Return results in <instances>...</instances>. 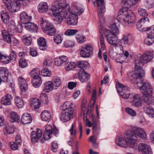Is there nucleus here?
<instances>
[{
    "mask_svg": "<svg viewBox=\"0 0 154 154\" xmlns=\"http://www.w3.org/2000/svg\"><path fill=\"white\" fill-rule=\"evenodd\" d=\"M53 62V60L51 59H46L43 63V66L45 68L48 67L52 65Z\"/></svg>",
    "mask_w": 154,
    "mask_h": 154,
    "instance_id": "69168bd1",
    "label": "nucleus"
},
{
    "mask_svg": "<svg viewBox=\"0 0 154 154\" xmlns=\"http://www.w3.org/2000/svg\"><path fill=\"white\" fill-rule=\"evenodd\" d=\"M30 103L31 106L35 109H37L39 108L40 106V101L37 98L32 99L30 100Z\"/></svg>",
    "mask_w": 154,
    "mask_h": 154,
    "instance_id": "4c0bfd02",
    "label": "nucleus"
},
{
    "mask_svg": "<svg viewBox=\"0 0 154 154\" xmlns=\"http://www.w3.org/2000/svg\"><path fill=\"white\" fill-rule=\"evenodd\" d=\"M131 140V138L127 131L125 133L124 137L121 135L117 136L115 142L117 145L123 148H127L128 146L131 148H133L135 145L132 143Z\"/></svg>",
    "mask_w": 154,
    "mask_h": 154,
    "instance_id": "39448f33",
    "label": "nucleus"
},
{
    "mask_svg": "<svg viewBox=\"0 0 154 154\" xmlns=\"http://www.w3.org/2000/svg\"><path fill=\"white\" fill-rule=\"evenodd\" d=\"M66 9H63L60 11V13H55L53 15L57 19V23L60 24L64 18L66 19Z\"/></svg>",
    "mask_w": 154,
    "mask_h": 154,
    "instance_id": "412c9836",
    "label": "nucleus"
},
{
    "mask_svg": "<svg viewBox=\"0 0 154 154\" xmlns=\"http://www.w3.org/2000/svg\"><path fill=\"white\" fill-rule=\"evenodd\" d=\"M153 58V56L150 53L145 54L142 56H137L135 58L134 63V71L128 72L127 75L131 80L136 79L143 77L145 72L142 69L145 63H147Z\"/></svg>",
    "mask_w": 154,
    "mask_h": 154,
    "instance_id": "f257e3e1",
    "label": "nucleus"
},
{
    "mask_svg": "<svg viewBox=\"0 0 154 154\" xmlns=\"http://www.w3.org/2000/svg\"><path fill=\"white\" fill-rule=\"evenodd\" d=\"M116 88L119 95L125 99L128 98L130 95V88L118 82L116 83Z\"/></svg>",
    "mask_w": 154,
    "mask_h": 154,
    "instance_id": "1a4fd4ad",
    "label": "nucleus"
},
{
    "mask_svg": "<svg viewBox=\"0 0 154 154\" xmlns=\"http://www.w3.org/2000/svg\"><path fill=\"white\" fill-rule=\"evenodd\" d=\"M87 106L85 104H83L82 106V111L83 112V119L85 121L88 120L87 118V115L86 113L87 111Z\"/></svg>",
    "mask_w": 154,
    "mask_h": 154,
    "instance_id": "5fc2aeb1",
    "label": "nucleus"
},
{
    "mask_svg": "<svg viewBox=\"0 0 154 154\" xmlns=\"http://www.w3.org/2000/svg\"><path fill=\"white\" fill-rule=\"evenodd\" d=\"M52 133L54 134L56 136H57L59 134L58 130L54 126H52L51 125L48 124L46 125L45 127L43 137L40 140L41 142L44 143L45 141L49 139Z\"/></svg>",
    "mask_w": 154,
    "mask_h": 154,
    "instance_id": "0eeeda50",
    "label": "nucleus"
},
{
    "mask_svg": "<svg viewBox=\"0 0 154 154\" xmlns=\"http://www.w3.org/2000/svg\"><path fill=\"white\" fill-rule=\"evenodd\" d=\"M41 20L40 25L42 30H43L45 28L48 26V24L50 25L51 23L47 22L46 20L43 18H41Z\"/></svg>",
    "mask_w": 154,
    "mask_h": 154,
    "instance_id": "bf43d9fd",
    "label": "nucleus"
},
{
    "mask_svg": "<svg viewBox=\"0 0 154 154\" xmlns=\"http://www.w3.org/2000/svg\"><path fill=\"white\" fill-rule=\"evenodd\" d=\"M76 42L79 44H83L86 41V38L85 36L82 34H78L75 37Z\"/></svg>",
    "mask_w": 154,
    "mask_h": 154,
    "instance_id": "c03bdc74",
    "label": "nucleus"
},
{
    "mask_svg": "<svg viewBox=\"0 0 154 154\" xmlns=\"http://www.w3.org/2000/svg\"><path fill=\"white\" fill-rule=\"evenodd\" d=\"M51 81L54 87V89H58L62 83L60 78L58 76L54 77Z\"/></svg>",
    "mask_w": 154,
    "mask_h": 154,
    "instance_id": "c9c22d12",
    "label": "nucleus"
},
{
    "mask_svg": "<svg viewBox=\"0 0 154 154\" xmlns=\"http://www.w3.org/2000/svg\"><path fill=\"white\" fill-rule=\"evenodd\" d=\"M1 17L3 22L5 24H8L9 22V16L8 13L3 11L1 12Z\"/></svg>",
    "mask_w": 154,
    "mask_h": 154,
    "instance_id": "37998d69",
    "label": "nucleus"
},
{
    "mask_svg": "<svg viewBox=\"0 0 154 154\" xmlns=\"http://www.w3.org/2000/svg\"><path fill=\"white\" fill-rule=\"evenodd\" d=\"M126 111L132 116H135L137 114L135 111L131 108L127 107L125 109Z\"/></svg>",
    "mask_w": 154,
    "mask_h": 154,
    "instance_id": "338daca9",
    "label": "nucleus"
},
{
    "mask_svg": "<svg viewBox=\"0 0 154 154\" xmlns=\"http://www.w3.org/2000/svg\"><path fill=\"white\" fill-rule=\"evenodd\" d=\"M32 121L31 117L28 113L23 114L21 118V122L23 124L30 123Z\"/></svg>",
    "mask_w": 154,
    "mask_h": 154,
    "instance_id": "e433bc0d",
    "label": "nucleus"
},
{
    "mask_svg": "<svg viewBox=\"0 0 154 154\" xmlns=\"http://www.w3.org/2000/svg\"><path fill=\"white\" fill-rule=\"evenodd\" d=\"M131 138L132 143L135 145L138 137L143 139H146L147 136L145 131L141 128L135 127L131 130L128 131Z\"/></svg>",
    "mask_w": 154,
    "mask_h": 154,
    "instance_id": "423d86ee",
    "label": "nucleus"
},
{
    "mask_svg": "<svg viewBox=\"0 0 154 154\" xmlns=\"http://www.w3.org/2000/svg\"><path fill=\"white\" fill-rule=\"evenodd\" d=\"M139 14L141 16L146 17L148 15V13L146 9L143 8H140L138 9Z\"/></svg>",
    "mask_w": 154,
    "mask_h": 154,
    "instance_id": "0e129e2a",
    "label": "nucleus"
},
{
    "mask_svg": "<svg viewBox=\"0 0 154 154\" xmlns=\"http://www.w3.org/2000/svg\"><path fill=\"white\" fill-rule=\"evenodd\" d=\"M42 75L44 76L51 77V72L47 68H45L41 72Z\"/></svg>",
    "mask_w": 154,
    "mask_h": 154,
    "instance_id": "052dcab7",
    "label": "nucleus"
},
{
    "mask_svg": "<svg viewBox=\"0 0 154 154\" xmlns=\"http://www.w3.org/2000/svg\"><path fill=\"white\" fill-rule=\"evenodd\" d=\"M48 26L45 28L44 30H43L44 32L46 34L50 35H54L56 33V30L53 25L51 23L50 25L48 24Z\"/></svg>",
    "mask_w": 154,
    "mask_h": 154,
    "instance_id": "cd10ccee",
    "label": "nucleus"
},
{
    "mask_svg": "<svg viewBox=\"0 0 154 154\" xmlns=\"http://www.w3.org/2000/svg\"><path fill=\"white\" fill-rule=\"evenodd\" d=\"M139 0H122V3L125 5L131 7L135 5Z\"/></svg>",
    "mask_w": 154,
    "mask_h": 154,
    "instance_id": "a18cd8bd",
    "label": "nucleus"
},
{
    "mask_svg": "<svg viewBox=\"0 0 154 154\" xmlns=\"http://www.w3.org/2000/svg\"><path fill=\"white\" fill-rule=\"evenodd\" d=\"M143 99L144 102L147 104L150 105L154 104V97L151 94L143 95Z\"/></svg>",
    "mask_w": 154,
    "mask_h": 154,
    "instance_id": "7c9ffc66",
    "label": "nucleus"
},
{
    "mask_svg": "<svg viewBox=\"0 0 154 154\" xmlns=\"http://www.w3.org/2000/svg\"><path fill=\"white\" fill-rule=\"evenodd\" d=\"M20 22L24 24L31 20L32 17L25 12L23 11L20 15Z\"/></svg>",
    "mask_w": 154,
    "mask_h": 154,
    "instance_id": "393cba45",
    "label": "nucleus"
},
{
    "mask_svg": "<svg viewBox=\"0 0 154 154\" xmlns=\"http://www.w3.org/2000/svg\"><path fill=\"white\" fill-rule=\"evenodd\" d=\"M11 34V33L8 32L6 30L2 31V36L4 41L9 44L11 43V36L14 35Z\"/></svg>",
    "mask_w": 154,
    "mask_h": 154,
    "instance_id": "c756f323",
    "label": "nucleus"
},
{
    "mask_svg": "<svg viewBox=\"0 0 154 154\" xmlns=\"http://www.w3.org/2000/svg\"><path fill=\"white\" fill-rule=\"evenodd\" d=\"M109 29L102 28L100 31H103L108 43L112 45L116 46L117 44L118 37L117 35L120 33L119 29L115 23H112L108 26Z\"/></svg>",
    "mask_w": 154,
    "mask_h": 154,
    "instance_id": "f03ea898",
    "label": "nucleus"
},
{
    "mask_svg": "<svg viewBox=\"0 0 154 154\" xmlns=\"http://www.w3.org/2000/svg\"><path fill=\"white\" fill-rule=\"evenodd\" d=\"M10 117L12 119L11 122H18L20 117L15 112H11L10 115Z\"/></svg>",
    "mask_w": 154,
    "mask_h": 154,
    "instance_id": "09e8293b",
    "label": "nucleus"
},
{
    "mask_svg": "<svg viewBox=\"0 0 154 154\" xmlns=\"http://www.w3.org/2000/svg\"><path fill=\"white\" fill-rule=\"evenodd\" d=\"M26 0H14L7 8L8 10L11 12H14L19 11L22 5H26Z\"/></svg>",
    "mask_w": 154,
    "mask_h": 154,
    "instance_id": "9d476101",
    "label": "nucleus"
},
{
    "mask_svg": "<svg viewBox=\"0 0 154 154\" xmlns=\"http://www.w3.org/2000/svg\"><path fill=\"white\" fill-rule=\"evenodd\" d=\"M147 37L144 40V43L150 45L154 43V25L149 27L146 31Z\"/></svg>",
    "mask_w": 154,
    "mask_h": 154,
    "instance_id": "4468645a",
    "label": "nucleus"
},
{
    "mask_svg": "<svg viewBox=\"0 0 154 154\" xmlns=\"http://www.w3.org/2000/svg\"><path fill=\"white\" fill-rule=\"evenodd\" d=\"M66 2L65 0H62L54 2L52 5L51 10L54 15V13H60L63 9H66Z\"/></svg>",
    "mask_w": 154,
    "mask_h": 154,
    "instance_id": "f8f14e48",
    "label": "nucleus"
},
{
    "mask_svg": "<svg viewBox=\"0 0 154 154\" xmlns=\"http://www.w3.org/2000/svg\"><path fill=\"white\" fill-rule=\"evenodd\" d=\"M18 83L20 85L21 94L23 96H26V91L28 89L27 84L26 80L23 77H19L18 78Z\"/></svg>",
    "mask_w": 154,
    "mask_h": 154,
    "instance_id": "f3484780",
    "label": "nucleus"
},
{
    "mask_svg": "<svg viewBox=\"0 0 154 154\" xmlns=\"http://www.w3.org/2000/svg\"><path fill=\"white\" fill-rule=\"evenodd\" d=\"M149 23V20L147 17H143L140 19L137 22L136 27L137 29L140 31H147V26Z\"/></svg>",
    "mask_w": 154,
    "mask_h": 154,
    "instance_id": "ddd939ff",
    "label": "nucleus"
},
{
    "mask_svg": "<svg viewBox=\"0 0 154 154\" xmlns=\"http://www.w3.org/2000/svg\"><path fill=\"white\" fill-rule=\"evenodd\" d=\"M51 115L50 112L48 110L42 111L41 114V118L43 121L49 122L51 120Z\"/></svg>",
    "mask_w": 154,
    "mask_h": 154,
    "instance_id": "a878e982",
    "label": "nucleus"
},
{
    "mask_svg": "<svg viewBox=\"0 0 154 154\" xmlns=\"http://www.w3.org/2000/svg\"><path fill=\"white\" fill-rule=\"evenodd\" d=\"M37 41L38 44L41 50L44 51L47 49L46 42L44 38L42 37H39L38 38Z\"/></svg>",
    "mask_w": 154,
    "mask_h": 154,
    "instance_id": "2f4dec72",
    "label": "nucleus"
},
{
    "mask_svg": "<svg viewBox=\"0 0 154 154\" xmlns=\"http://www.w3.org/2000/svg\"><path fill=\"white\" fill-rule=\"evenodd\" d=\"M79 51L82 57L87 58L89 57L93 54V49L91 45L86 44L82 46Z\"/></svg>",
    "mask_w": 154,
    "mask_h": 154,
    "instance_id": "9b49d317",
    "label": "nucleus"
},
{
    "mask_svg": "<svg viewBox=\"0 0 154 154\" xmlns=\"http://www.w3.org/2000/svg\"><path fill=\"white\" fill-rule=\"evenodd\" d=\"M89 2L91 1L94 6H96L95 3L97 5V8L101 6L102 5H105L104 2L103 0H88Z\"/></svg>",
    "mask_w": 154,
    "mask_h": 154,
    "instance_id": "4d7b16f0",
    "label": "nucleus"
},
{
    "mask_svg": "<svg viewBox=\"0 0 154 154\" xmlns=\"http://www.w3.org/2000/svg\"><path fill=\"white\" fill-rule=\"evenodd\" d=\"M24 26L26 29L29 31L36 30L38 29L37 26L33 23L28 21L27 23H24Z\"/></svg>",
    "mask_w": 154,
    "mask_h": 154,
    "instance_id": "72a5a7b5",
    "label": "nucleus"
},
{
    "mask_svg": "<svg viewBox=\"0 0 154 154\" xmlns=\"http://www.w3.org/2000/svg\"><path fill=\"white\" fill-rule=\"evenodd\" d=\"M43 91L47 93H49L53 89H54V87L51 81H48L45 82L44 84Z\"/></svg>",
    "mask_w": 154,
    "mask_h": 154,
    "instance_id": "c85d7f7f",
    "label": "nucleus"
},
{
    "mask_svg": "<svg viewBox=\"0 0 154 154\" xmlns=\"http://www.w3.org/2000/svg\"><path fill=\"white\" fill-rule=\"evenodd\" d=\"M12 99L11 95L9 94H7L1 98V103L4 105H9L11 104Z\"/></svg>",
    "mask_w": 154,
    "mask_h": 154,
    "instance_id": "bb28decb",
    "label": "nucleus"
},
{
    "mask_svg": "<svg viewBox=\"0 0 154 154\" xmlns=\"http://www.w3.org/2000/svg\"><path fill=\"white\" fill-rule=\"evenodd\" d=\"M137 149L139 152L142 154H152L150 146L145 143H139L137 146Z\"/></svg>",
    "mask_w": 154,
    "mask_h": 154,
    "instance_id": "2eb2a0df",
    "label": "nucleus"
},
{
    "mask_svg": "<svg viewBox=\"0 0 154 154\" xmlns=\"http://www.w3.org/2000/svg\"><path fill=\"white\" fill-rule=\"evenodd\" d=\"M75 63L72 62H69L65 65V68L66 70L69 71L75 68Z\"/></svg>",
    "mask_w": 154,
    "mask_h": 154,
    "instance_id": "3c124183",
    "label": "nucleus"
},
{
    "mask_svg": "<svg viewBox=\"0 0 154 154\" xmlns=\"http://www.w3.org/2000/svg\"><path fill=\"white\" fill-rule=\"evenodd\" d=\"M15 103L16 106L18 108H22L24 106V102L20 97H16L15 99Z\"/></svg>",
    "mask_w": 154,
    "mask_h": 154,
    "instance_id": "49530a36",
    "label": "nucleus"
},
{
    "mask_svg": "<svg viewBox=\"0 0 154 154\" xmlns=\"http://www.w3.org/2000/svg\"><path fill=\"white\" fill-rule=\"evenodd\" d=\"M14 127L12 124L6 125L5 127L3 130L4 133L5 134H12L14 133Z\"/></svg>",
    "mask_w": 154,
    "mask_h": 154,
    "instance_id": "f704fd0d",
    "label": "nucleus"
},
{
    "mask_svg": "<svg viewBox=\"0 0 154 154\" xmlns=\"http://www.w3.org/2000/svg\"><path fill=\"white\" fill-rule=\"evenodd\" d=\"M97 11L101 23H103L105 21V18L103 14L106 11L105 5H102L101 6L97 8Z\"/></svg>",
    "mask_w": 154,
    "mask_h": 154,
    "instance_id": "4be33fe9",
    "label": "nucleus"
},
{
    "mask_svg": "<svg viewBox=\"0 0 154 154\" xmlns=\"http://www.w3.org/2000/svg\"><path fill=\"white\" fill-rule=\"evenodd\" d=\"M131 103L137 107H141L142 106V101L141 97L139 94H136L133 96Z\"/></svg>",
    "mask_w": 154,
    "mask_h": 154,
    "instance_id": "5701e85b",
    "label": "nucleus"
},
{
    "mask_svg": "<svg viewBox=\"0 0 154 154\" xmlns=\"http://www.w3.org/2000/svg\"><path fill=\"white\" fill-rule=\"evenodd\" d=\"M78 30L75 29H68L64 32V34L68 36H71L75 35L78 32Z\"/></svg>",
    "mask_w": 154,
    "mask_h": 154,
    "instance_id": "6e6d98bb",
    "label": "nucleus"
},
{
    "mask_svg": "<svg viewBox=\"0 0 154 154\" xmlns=\"http://www.w3.org/2000/svg\"><path fill=\"white\" fill-rule=\"evenodd\" d=\"M19 65L20 67L24 68L28 66V64L26 60L24 58H20L19 60Z\"/></svg>",
    "mask_w": 154,
    "mask_h": 154,
    "instance_id": "13d9d810",
    "label": "nucleus"
},
{
    "mask_svg": "<svg viewBox=\"0 0 154 154\" xmlns=\"http://www.w3.org/2000/svg\"><path fill=\"white\" fill-rule=\"evenodd\" d=\"M30 75L33 79L40 77V70L39 68H35L30 72Z\"/></svg>",
    "mask_w": 154,
    "mask_h": 154,
    "instance_id": "79ce46f5",
    "label": "nucleus"
},
{
    "mask_svg": "<svg viewBox=\"0 0 154 154\" xmlns=\"http://www.w3.org/2000/svg\"><path fill=\"white\" fill-rule=\"evenodd\" d=\"M48 9V5L45 2L40 3L38 6V11L40 13H44L47 12Z\"/></svg>",
    "mask_w": 154,
    "mask_h": 154,
    "instance_id": "473e14b6",
    "label": "nucleus"
},
{
    "mask_svg": "<svg viewBox=\"0 0 154 154\" xmlns=\"http://www.w3.org/2000/svg\"><path fill=\"white\" fill-rule=\"evenodd\" d=\"M117 18L118 21L126 26H132L135 22L134 13L127 8L120 10Z\"/></svg>",
    "mask_w": 154,
    "mask_h": 154,
    "instance_id": "20e7f679",
    "label": "nucleus"
},
{
    "mask_svg": "<svg viewBox=\"0 0 154 154\" xmlns=\"http://www.w3.org/2000/svg\"><path fill=\"white\" fill-rule=\"evenodd\" d=\"M74 45L73 42L71 40H68L66 41L64 44V46L66 48H69L73 46Z\"/></svg>",
    "mask_w": 154,
    "mask_h": 154,
    "instance_id": "774afa93",
    "label": "nucleus"
},
{
    "mask_svg": "<svg viewBox=\"0 0 154 154\" xmlns=\"http://www.w3.org/2000/svg\"><path fill=\"white\" fill-rule=\"evenodd\" d=\"M120 51L117 54L112 47L111 46L109 47V54L110 57L116 59L117 62L122 63L124 62L125 59L122 54L124 52L123 48L120 47Z\"/></svg>",
    "mask_w": 154,
    "mask_h": 154,
    "instance_id": "6e6552de",
    "label": "nucleus"
},
{
    "mask_svg": "<svg viewBox=\"0 0 154 154\" xmlns=\"http://www.w3.org/2000/svg\"><path fill=\"white\" fill-rule=\"evenodd\" d=\"M144 111L145 113L149 117H154V109L151 106H148L145 108Z\"/></svg>",
    "mask_w": 154,
    "mask_h": 154,
    "instance_id": "a19ab883",
    "label": "nucleus"
},
{
    "mask_svg": "<svg viewBox=\"0 0 154 154\" xmlns=\"http://www.w3.org/2000/svg\"><path fill=\"white\" fill-rule=\"evenodd\" d=\"M78 66L79 67L83 69H87L89 68L90 66L89 63L85 61H80L78 62Z\"/></svg>",
    "mask_w": 154,
    "mask_h": 154,
    "instance_id": "ea45409f",
    "label": "nucleus"
},
{
    "mask_svg": "<svg viewBox=\"0 0 154 154\" xmlns=\"http://www.w3.org/2000/svg\"><path fill=\"white\" fill-rule=\"evenodd\" d=\"M99 32L101 33L99 37L101 47L102 50H104L105 48V46L104 43V40L103 37V35H102V33H103V32H102V30H101L100 31V30H99Z\"/></svg>",
    "mask_w": 154,
    "mask_h": 154,
    "instance_id": "680f3d73",
    "label": "nucleus"
},
{
    "mask_svg": "<svg viewBox=\"0 0 154 154\" xmlns=\"http://www.w3.org/2000/svg\"><path fill=\"white\" fill-rule=\"evenodd\" d=\"M42 136V132L40 129H37L36 131H32L30 134L32 142L34 143H36Z\"/></svg>",
    "mask_w": 154,
    "mask_h": 154,
    "instance_id": "a211bd4d",
    "label": "nucleus"
},
{
    "mask_svg": "<svg viewBox=\"0 0 154 154\" xmlns=\"http://www.w3.org/2000/svg\"><path fill=\"white\" fill-rule=\"evenodd\" d=\"M132 43V41L128 38L127 36L124 37L122 38L120 40V43L121 47L123 48V46H126V45H131Z\"/></svg>",
    "mask_w": 154,
    "mask_h": 154,
    "instance_id": "58836bf2",
    "label": "nucleus"
},
{
    "mask_svg": "<svg viewBox=\"0 0 154 154\" xmlns=\"http://www.w3.org/2000/svg\"><path fill=\"white\" fill-rule=\"evenodd\" d=\"M8 27L7 32L11 33V34H14L15 29L16 28V25L14 21H12L10 23H8Z\"/></svg>",
    "mask_w": 154,
    "mask_h": 154,
    "instance_id": "de8ad7c7",
    "label": "nucleus"
},
{
    "mask_svg": "<svg viewBox=\"0 0 154 154\" xmlns=\"http://www.w3.org/2000/svg\"><path fill=\"white\" fill-rule=\"evenodd\" d=\"M73 113V110L71 109L61 113L60 119L64 122H66L70 120Z\"/></svg>",
    "mask_w": 154,
    "mask_h": 154,
    "instance_id": "6ab92c4d",
    "label": "nucleus"
},
{
    "mask_svg": "<svg viewBox=\"0 0 154 154\" xmlns=\"http://www.w3.org/2000/svg\"><path fill=\"white\" fill-rule=\"evenodd\" d=\"M78 75L79 80L82 83L87 81L90 77V75L84 70L79 71Z\"/></svg>",
    "mask_w": 154,
    "mask_h": 154,
    "instance_id": "b1692460",
    "label": "nucleus"
},
{
    "mask_svg": "<svg viewBox=\"0 0 154 154\" xmlns=\"http://www.w3.org/2000/svg\"><path fill=\"white\" fill-rule=\"evenodd\" d=\"M84 9L77 4L72 5L70 9H66V20L69 25L75 26L78 23V16L84 12Z\"/></svg>",
    "mask_w": 154,
    "mask_h": 154,
    "instance_id": "7ed1b4c3",
    "label": "nucleus"
},
{
    "mask_svg": "<svg viewBox=\"0 0 154 154\" xmlns=\"http://www.w3.org/2000/svg\"><path fill=\"white\" fill-rule=\"evenodd\" d=\"M141 85V86L140 87V90L143 95L151 94L152 89V86L149 83L142 82Z\"/></svg>",
    "mask_w": 154,
    "mask_h": 154,
    "instance_id": "dca6fc26",
    "label": "nucleus"
},
{
    "mask_svg": "<svg viewBox=\"0 0 154 154\" xmlns=\"http://www.w3.org/2000/svg\"><path fill=\"white\" fill-rule=\"evenodd\" d=\"M23 41L26 45H29L31 44V38L29 35H25L23 36Z\"/></svg>",
    "mask_w": 154,
    "mask_h": 154,
    "instance_id": "603ef678",
    "label": "nucleus"
},
{
    "mask_svg": "<svg viewBox=\"0 0 154 154\" xmlns=\"http://www.w3.org/2000/svg\"><path fill=\"white\" fill-rule=\"evenodd\" d=\"M68 61H69L68 58L64 55L60 56L58 58H56L54 60L55 65L57 66H61L65 65Z\"/></svg>",
    "mask_w": 154,
    "mask_h": 154,
    "instance_id": "aec40b11",
    "label": "nucleus"
},
{
    "mask_svg": "<svg viewBox=\"0 0 154 154\" xmlns=\"http://www.w3.org/2000/svg\"><path fill=\"white\" fill-rule=\"evenodd\" d=\"M73 105L72 103L69 101L65 102L62 106V110L70 109L72 108Z\"/></svg>",
    "mask_w": 154,
    "mask_h": 154,
    "instance_id": "864d4df0",
    "label": "nucleus"
},
{
    "mask_svg": "<svg viewBox=\"0 0 154 154\" xmlns=\"http://www.w3.org/2000/svg\"><path fill=\"white\" fill-rule=\"evenodd\" d=\"M32 83L33 86L35 88L39 87L42 84V80L41 77L33 79Z\"/></svg>",
    "mask_w": 154,
    "mask_h": 154,
    "instance_id": "8fccbe9b",
    "label": "nucleus"
},
{
    "mask_svg": "<svg viewBox=\"0 0 154 154\" xmlns=\"http://www.w3.org/2000/svg\"><path fill=\"white\" fill-rule=\"evenodd\" d=\"M0 59L2 61V62L4 63L7 64L11 61L9 57L6 55L2 54Z\"/></svg>",
    "mask_w": 154,
    "mask_h": 154,
    "instance_id": "e2e57ef3",
    "label": "nucleus"
}]
</instances>
